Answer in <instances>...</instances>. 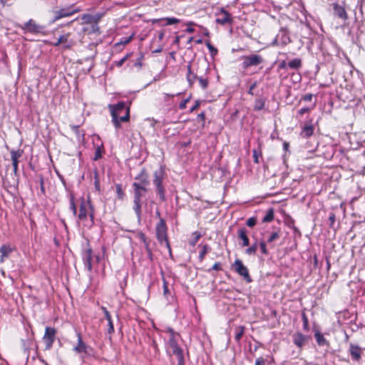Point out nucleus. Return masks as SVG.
I'll use <instances>...</instances> for the list:
<instances>
[{
	"mask_svg": "<svg viewBox=\"0 0 365 365\" xmlns=\"http://www.w3.org/2000/svg\"><path fill=\"white\" fill-rule=\"evenodd\" d=\"M90 207L91 205L84 200H82L80 204L79 214L78 215L79 220L84 221L87 219L88 208Z\"/></svg>",
	"mask_w": 365,
	"mask_h": 365,
	"instance_id": "obj_14",
	"label": "nucleus"
},
{
	"mask_svg": "<svg viewBox=\"0 0 365 365\" xmlns=\"http://www.w3.org/2000/svg\"><path fill=\"white\" fill-rule=\"evenodd\" d=\"M287 66L292 69H298L302 66V61L299 58H294L290 61Z\"/></svg>",
	"mask_w": 365,
	"mask_h": 365,
	"instance_id": "obj_27",
	"label": "nucleus"
},
{
	"mask_svg": "<svg viewBox=\"0 0 365 365\" xmlns=\"http://www.w3.org/2000/svg\"><path fill=\"white\" fill-rule=\"evenodd\" d=\"M207 250H208V245H205L203 247H202V250L200 251V255H199V257L202 259L206 253L207 252Z\"/></svg>",
	"mask_w": 365,
	"mask_h": 365,
	"instance_id": "obj_41",
	"label": "nucleus"
},
{
	"mask_svg": "<svg viewBox=\"0 0 365 365\" xmlns=\"http://www.w3.org/2000/svg\"><path fill=\"white\" fill-rule=\"evenodd\" d=\"M335 220H336V217H335V214L333 213V212H331L329 216V227H334V225L335 223Z\"/></svg>",
	"mask_w": 365,
	"mask_h": 365,
	"instance_id": "obj_42",
	"label": "nucleus"
},
{
	"mask_svg": "<svg viewBox=\"0 0 365 365\" xmlns=\"http://www.w3.org/2000/svg\"><path fill=\"white\" fill-rule=\"evenodd\" d=\"M70 210L72 211L73 216L77 215V207L74 202V197L73 195L70 196Z\"/></svg>",
	"mask_w": 365,
	"mask_h": 365,
	"instance_id": "obj_30",
	"label": "nucleus"
},
{
	"mask_svg": "<svg viewBox=\"0 0 365 365\" xmlns=\"http://www.w3.org/2000/svg\"><path fill=\"white\" fill-rule=\"evenodd\" d=\"M130 54L125 55L123 58H122L120 60L115 61V65L118 67H120L123 66V64L125 63V61L128 58Z\"/></svg>",
	"mask_w": 365,
	"mask_h": 365,
	"instance_id": "obj_44",
	"label": "nucleus"
},
{
	"mask_svg": "<svg viewBox=\"0 0 365 365\" xmlns=\"http://www.w3.org/2000/svg\"><path fill=\"white\" fill-rule=\"evenodd\" d=\"M94 185H95L96 189L98 191H100V182H99V180H98V174H97L96 172L95 173Z\"/></svg>",
	"mask_w": 365,
	"mask_h": 365,
	"instance_id": "obj_49",
	"label": "nucleus"
},
{
	"mask_svg": "<svg viewBox=\"0 0 365 365\" xmlns=\"http://www.w3.org/2000/svg\"><path fill=\"white\" fill-rule=\"evenodd\" d=\"M307 341V336L300 332L293 335V342L299 348H302Z\"/></svg>",
	"mask_w": 365,
	"mask_h": 365,
	"instance_id": "obj_18",
	"label": "nucleus"
},
{
	"mask_svg": "<svg viewBox=\"0 0 365 365\" xmlns=\"http://www.w3.org/2000/svg\"><path fill=\"white\" fill-rule=\"evenodd\" d=\"M78 336V345L73 349V350L78 353H88V350L91 347L87 346L82 340L81 335L80 333L77 334Z\"/></svg>",
	"mask_w": 365,
	"mask_h": 365,
	"instance_id": "obj_17",
	"label": "nucleus"
},
{
	"mask_svg": "<svg viewBox=\"0 0 365 365\" xmlns=\"http://www.w3.org/2000/svg\"><path fill=\"white\" fill-rule=\"evenodd\" d=\"M187 79L190 85L193 84L195 81L196 79H198L199 77L197 76V75L194 74L191 71V67L190 66H187Z\"/></svg>",
	"mask_w": 365,
	"mask_h": 365,
	"instance_id": "obj_28",
	"label": "nucleus"
},
{
	"mask_svg": "<svg viewBox=\"0 0 365 365\" xmlns=\"http://www.w3.org/2000/svg\"><path fill=\"white\" fill-rule=\"evenodd\" d=\"M13 251L10 245H4L0 247V264L3 263L8 258Z\"/></svg>",
	"mask_w": 365,
	"mask_h": 365,
	"instance_id": "obj_19",
	"label": "nucleus"
},
{
	"mask_svg": "<svg viewBox=\"0 0 365 365\" xmlns=\"http://www.w3.org/2000/svg\"><path fill=\"white\" fill-rule=\"evenodd\" d=\"M257 250V243L255 242L252 246H250L245 250V253L248 255H255Z\"/></svg>",
	"mask_w": 365,
	"mask_h": 365,
	"instance_id": "obj_32",
	"label": "nucleus"
},
{
	"mask_svg": "<svg viewBox=\"0 0 365 365\" xmlns=\"http://www.w3.org/2000/svg\"><path fill=\"white\" fill-rule=\"evenodd\" d=\"M333 9L334 15L336 16L338 18L346 21L348 19V15L345 10V9L339 5L337 3H333L332 4Z\"/></svg>",
	"mask_w": 365,
	"mask_h": 365,
	"instance_id": "obj_16",
	"label": "nucleus"
},
{
	"mask_svg": "<svg viewBox=\"0 0 365 365\" xmlns=\"http://www.w3.org/2000/svg\"><path fill=\"white\" fill-rule=\"evenodd\" d=\"M205 45L210 51V55L214 56L217 53V49L214 47L209 41L205 42Z\"/></svg>",
	"mask_w": 365,
	"mask_h": 365,
	"instance_id": "obj_37",
	"label": "nucleus"
},
{
	"mask_svg": "<svg viewBox=\"0 0 365 365\" xmlns=\"http://www.w3.org/2000/svg\"><path fill=\"white\" fill-rule=\"evenodd\" d=\"M281 231L280 229H275L273 232H272L267 237V242L269 244H272L275 240H278L280 237Z\"/></svg>",
	"mask_w": 365,
	"mask_h": 365,
	"instance_id": "obj_25",
	"label": "nucleus"
},
{
	"mask_svg": "<svg viewBox=\"0 0 365 365\" xmlns=\"http://www.w3.org/2000/svg\"><path fill=\"white\" fill-rule=\"evenodd\" d=\"M151 346L154 350V356H155L157 355V354L158 353V348L157 343L155 342V340H153Z\"/></svg>",
	"mask_w": 365,
	"mask_h": 365,
	"instance_id": "obj_50",
	"label": "nucleus"
},
{
	"mask_svg": "<svg viewBox=\"0 0 365 365\" xmlns=\"http://www.w3.org/2000/svg\"><path fill=\"white\" fill-rule=\"evenodd\" d=\"M233 267L235 272L240 276L243 277L244 279L247 283H250L252 281L249 274L248 269L243 264L242 262L240 259H235Z\"/></svg>",
	"mask_w": 365,
	"mask_h": 365,
	"instance_id": "obj_10",
	"label": "nucleus"
},
{
	"mask_svg": "<svg viewBox=\"0 0 365 365\" xmlns=\"http://www.w3.org/2000/svg\"><path fill=\"white\" fill-rule=\"evenodd\" d=\"M169 292V289H168V284H167V282L164 279L163 280V293H164V295L166 296Z\"/></svg>",
	"mask_w": 365,
	"mask_h": 365,
	"instance_id": "obj_53",
	"label": "nucleus"
},
{
	"mask_svg": "<svg viewBox=\"0 0 365 365\" xmlns=\"http://www.w3.org/2000/svg\"><path fill=\"white\" fill-rule=\"evenodd\" d=\"M165 173L162 168L155 170L153 173V185L155 186L156 192L159 195L161 202L166 201L165 190L163 185Z\"/></svg>",
	"mask_w": 365,
	"mask_h": 365,
	"instance_id": "obj_4",
	"label": "nucleus"
},
{
	"mask_svg": "<svg viewBox=\"0 0 365 365\" xmlns=\"http://www.w3.org/2000/svg\"><path fill=\"white\" fill-rule=\"evenodd\" d=\"M11 158L12 161V165L14 168V173L16 175L18 171V165H19V158H21L23 155L22 150H12L11 151Z\"/></svg>",
	"mask_w": 365,
	"mask_h": 365,
	"instance_id": "obj_15",
	"label": "nucleus"
},
{
	"mask_svg": "<svg viewBox=\"0 0 365 365\" xmlns=\"http://www.w3.org/2000/svg\"><path fill=\"white\" fill-rule=\"evenodd\" d=\"M79 125H72L71 129L73 132H75L77 135H79V130H78Z\"/></svg>",
	"mask_w": 365,
	"mask_h": 365,
	"instance_id": "obj_62",
	"label": "nucleus"
},
{
	"mask_svg": "<svg viewBox=\"0 0 365 365\" xmlns=\"http://www.w3.org/2000/svg\"><path fill=\"white\" fill-rule=\"evenodd\" d=\"M105 318L108 321V333L110 334L114 331V327H113V321L111 319V316H110V314H109L108 317H105Z\"/></svg>",
	"mask_w": 365,
	"mask_h": 365,
	"instance_id": "obj_39",
	"label": "nucleus"
},
{
	"mask_svg": "<svg viewBox=\"0 0 365 365\" xmlns=\"http://www.w3.org/2000/svg\"><path fill=\"white\" fill-rule=\"evenodd\" d=\"M238 237L242 240V247H247L250 244V240L247 236V231L245 228H240L237 231Z\"/></svg>",
	"mask_w": 365,
	"mask_h": 365,
	"instance_id": "obj_22",
	"label": "nucleus"
},
{
	"mask_svg": "<svg viewBox=\"0 0 365 365\" xmlns=\"http://www.w3.org/2000/svg\"><path fill=\"white\" fill-rule=\"evenodd\" d=\"M160 21H164L163 20V19H152L151 20V22L152 24H158L160 23Z\"/></svg>",
	"mask_w": 365,
	"mask_h": 365,
	"instance_id": "obj_64",
	"label": "nucleus"
},
{
	"mask_svg": "<svg viewBox=\"0 0 365 365\" xmlns=\"http://www.w3.org/2000/svg\"><path fill=\"white\" fill-rule=\"evenodd\" d=\"M134 188L133 196V209L135 212L138 220L140 221L141 219V207H142V197L145 195L148 188H144L136 185H133Z\"/></svg>",
	"mask_w": 365,
	"mask_h": 365,
	"instance_id": "obj_3",
	"label": "nucleus"
},
{
	"mask_svg": "<svg viewBox=\"0 0 365 365\" xmlns=\"http://www.w3.org/2000/svg\"><path fill=\"white\" fill-rule=\"evenodd\" d=\"M156 237L160 243H165L168 249H170L167 236V225L165 220L160 218L155 227Z\"/></svg>",
	"mask_w": 365,
	"mask_h": 365,
	"instance_id": "obj_5",
	"label": "nucleus"
},
{
	"mask_svg": "<svg viewBox=\"0 0 365 365\" xmlns=\"http://www.w3.org/2000/svg\"><path fill=\"white\" fill-rule=\"evenodd\" d=\"M56 334V330L51 327H46L45 329V333L43 336V340L45 344V349L49 350L51 349L54 342Z\"/></svg>",
	"mask_w": 365,
	"mask_h": 365,
	"instance_id": "obj_9",
	"label": "nucleus"
},
{
	"mask_svg": "<svg viewBox=\"0 0 365 365\" xmlns=\"http://www.w3.org/2000/svg\"><path fill=\"white\" fill-rule=\"evenodd\" d=\"M243 334H244V327H237V329L236 330L235 336V340L239 341L241 339Z\"/></svg>",
	"mask_w": 365,
	"mask_h": 365,
	"instance_id": "obj_38",
	"label": "nucleus"
},
{
	"mask_svg": "<svg viewBox=\"0 0 365 365\" xmlns=\"http://www.w3.org/2000/svg\"><path fill=\"white\" fill-rule=\"evenodd\" d=\"M309 111V109L308 108H302L300 110H299L298 113L301 115H304L306 113H308Z\"/></svg>",
	"mask_w": 365,
	"mask_h": 365,
	"instance_id": "obj_57",
	"label": "nucleus"
},
{
	"mask_svg": "<svg viewBox=\"0 0 365 365\" xmlns=\"http://www.w3.org/2000/svg\"><path fill=\"white\" fill-rule=\"evenodd\" d=\"M44 29L43 26L36 24L33 19H30L21 26V29L24 31V33L34 34H43Z\"/></svg>",
	"mask_w": 365,
	"mask_h": 365,
	"instance_id": "obj_8",
	"label": "nucleus"
},
{
	"mask_svg": "<svg viewBox=\"0 0 365 365\" xmlns=\"http://www.w3.org/2000/svg\"><path fill=\"white\" fill-rule=\"evenodd\" d=\"M163 20L164 21H166V23L164 25H172V24H178L180 21V19L174 18V17L163 18Z\"/></svg>",
	"mask_w": 365,
	"mask_h": 365,
	"instance_id": "obj_35",
	"label": "nucleus"
},
{
	"mask_svg": "<svg viewBox=\"0 0 365 365\" xmlns=\"http://www.w3.org/2000/svg\"><path fill=\"white\" fill-rule=\"evenodd\" d=\"M253 158H254L255 163H259L258 154H257V152L255 150H253Z\"/></svg>",
	"mask_w": 365,
	"mask_h": 365,
	"instance_id": "obj_58",
	"label": "nucleus"
},
{
	"mask_svg": "<svg viewBox=\"0 0 365 365\" xmlns=\"http://www.w3.org/2000/svg\"><path fill=\"white\" fill-rule=\"evenodd\" d=\"M313 133H314V126H313V125H312L310 123V124L305 125L303 127L302 132L300 133V135L302 138H309L310 136H312L313 135Z\"/></svg>",
	"mask_w": 365,
	"mask_h": 365,
	"instance_id": "obj_23",
	"label": "nucleus"
},
{
	"mask_svg": "<svg viewBox=\"0 0 365 365\" xmlns=\"http://www.w3.org/2000/svg\"><path fill=\"white\" fill-rule=\"evenodd\" d=\"M257 87V82L253 83L248 91L249 94H253V90Z\"/></svg>",
	"mask_w": 365,
	"mask_h": 365,
	"instance_id": "obj_56",
	"label": "nucleus"
},
{
	"mask_svg": "<svg viewBox=\"0 0 365 365\" xmlns=\"http://www.w3.org/2000/svg\"><path fill=\"white\" fill-rule=\"evenodd\" d=\"M36 182L39 183L41 192L42 195L45 194V187L43 185V178L41 175H36Z\"/></svg>",
	"mask_w": 365,
	"mask_h": 365,
	"instance_id": "obj_34",
	"label": "nucleus"
},
{
	"mask_svg": "<svg viewBox=\"0 0 365 365\" xmlns=\"http://www.w3.org/2000/svg\"><path fill=\"white\" fill-rule=\"evenodd\" d=\"M101 309L102 311L104 313V316L105 317H109V312L107 310V309L105 307H101Z\"/></svg>",
	"mask_w": 365,
	"mask_h": 365,
	"instance_id": "obj_61",
	"label": "nucleus"
},
{
	"mask_svg": "<svg viewBox=\"0 0 365 365\" xmlns=\"http://www.w3.org/2000/svg\"><path fill=\"white\" fill-rule=\"evenodd\" d=\"M179 334L175 332L172 329H169V339L166 344V351L170 356H175L178 365H185L183 350L178 344L180 339Z\"/></svg>",
	"mask_w": 365,
	"mask_h": 365,
	"instance_id": "obj_2",
	"label": "nucleus"
},
{
	"mask_svg": "<svg viewBox=\"0 0 365 365\" xmlns=\"http://www.w3.org/2000/svg\"><path fill=\"white\" fill-rule=\"evenodd\" d=\"M135 182L133 185H136L144 188H148L150 185V180L148 173L145 169H143L141 172L135 178Z\"/></svg>",
	"mask_w": 365,
	"mask_h": 365,
	"instance_id": "obj_12",
	"label": "nucleus"
},
{
	"mask_svg": "<svg viewBox=\"0 0 365 365\" xmlns=\"http://www.w3.org/2000/svg\"><path fill=\"white\" fill-rule=\"evenodd\" d=\"M216 23L222 26L232 24L233 22L231 14L223 8L216 13Z\"/></svg>",
	"mask_w": 365,
	"mask_h": 365,
	"instance_id": "obj_11",
	"label": "nucleus"
},
{
	"mask_svg": "<svg viewBox=\"0 0 365 365\" xmlns=\"http://www.w3.org/2000/svg\"><path fill=\"white\" fill-rule=\"evenodd\" d=\"M264 107V101L262 99H257L255 101L254 109L255 110H261Z\"/></svg>",
	"mask_w": 365,
	"mask_h": 365,
	"instance_id": "obj_31",
	"label": "nucleus"
},
{
	"mask_svg": "<svg viewBox=\"0 0 365 365\" xmlns=\"http://www.w3.org/2000/svg\"><path fill=\"white\" fill-rule=\"evenodd\" d=\"M200 101H196L195 105L190 108V113H192L195 110H197V108L200 106Z\"/></svg>",
	"mask_w": 365,
	"mask_h": 365,
	"instance_id": "obj_54",
	"label": "nucleus"
},
{
	"mask_svg": "<svg viewBox=\"0 0 365 365\" xmlns=\"http://www.w3.org/2000/svg\"><path fill=\"white\" fill-rule=\"evenodd\" d=\"M190 97H188L187 98L182 101L180 103V105H179V108L181 110H184L185 108H186V105L187 103L190 101Z\"/></svg>",
	"mask_w": 365,
	"mask_h": 365,
	"instance_id": "obj_48",
	"label": "nucleus"
},
{
	"mask_svg": "<svg viewBox=\"0 0 365 365\" xmlns=\"http://www.w3.org/2000/svg\"><path fill=\"white\" fill-rule=\"evenodd\" d=\"M115 189H116V193H117L118 198L120 200H123L124 198L125 193L122 189L121 185L116 184Z\"/></svg>",
	"mask_w": 365,
	"mask_h": 365,
	"instance_id": "obj_33",
	"label": "nucleus"
},
{
	"mask_svg": "<svg viewBox=\"0 0 365 365\" xmlns=\"http://www.w3.org/2000/svg\"><path fill=\"white\" fill-rule=\"evenodd\" d=\"M259 247H260L262 252L264 255H267L268 254V251H267V249L266 247V242H264V241L260 242Z\"/></svg>",
	"mask_w": 365,
	"mask_h": 365,
	"instance_id": "obj_47",
	"label": "nucleus"
},
{
	"mask_svg": "<svg viewBox=\"0 0 365 365\" xmlns=\"http://www.w3.org/2000/svg\"><path fill=\"white\" fill-rule=\"evenodd\" d=\"M256 222H257V220L255 217H250L247 220L246 224L248 227H252L256 225Z\"/></svg>",
	"mask_w": 365,
	"mask_h": 365,
	"instance_id": "obj_46",
	"label": "nucleus"
},
{
	"mask_svg": "<svg viewBox=\"0 0 365 365\" xmlns=\"http://www.w3.org/2000/svg\"><path fill=\"white\" fill-rule=\"evenodd\" d=\"M197 80L199 81V84H200V87L202 89H206L207 88L208 81H207V78H204L202 77H199Z\"/></svg>",
	"mask_w": 365,
	"mask_h": 365,
	"instance_id": "obj_40",
	"label": "nucleus"
},
{
	"mask_svg": "<svg viewBox=\"0 0 365 365\" xmlns=\"http://www.w3.org/2000/svg\"><path fill=\"white\" fill-rule=\"evenodd\" d=\"M197 118L204 122L205 120V113L202 112V113H200V114H198Z\"/></svg>",
	"mask_w": 365,
	"mask_h": 365,
	"instance_id": "obj_60",
	"label": "nucleus"
},
{
	"mask_svg": "<svg viewBox=\"0 0 365 365\" xmlns=\"http://www.w3.org/2000/svg\"><path fill=\"white\" fill-rule=\"evenodd\" d=\"M274 219V211L272 209H269L267 210L266 215L262 219L263 222H269L272 221Z\"/></svg>",
	"mask_w": 365,
	"mask_h": 365,
	"instance_id": "obj_29",
	"label": "nucleus"
},
{
	"mask_svg": "<svg viewBox=\"0 0 365 365\" xmlns=\"http://www.w3.org/2000/svg\"><path fill=\"white\" fill-rule=\"evenodd\" d=\"M108 108L112 116V122L116 128L120 127V123L128 122L130 118V109L123 101L117 104H110Z\"/></svg>",
	"mask_w": 365,
	"mask_h": 365,
	"instance_id": "obj_1",
	"label": "nucleus"
},
{
	"mask_svg": "<svg viewBox=\"0 0 365 365\" xmlns=\"http://www.w3.org/2000/svg\"><path fill=\"white\" fill-rule=\"evenodd\" d=\"M241 60L242 61V66L244 69H247L251 66H257L264 61L263 58L258 54L242 56Z\"/></svg>",
	"mask_w": 365,
	"mask_h": 365,
	"instance_id": "obj_6",
	"label": "nucleus"
},
{
	"mask_svg": "<svg viewBox=\"0 0 365 365\" xmlns=\"http://www.w3.org/2000/svg\"><path fill=\"white\" fill-rule=\"evenodd\" d=\"M83 259L86 268L88 271L91 272L92 270L93 259L91 249H88L84 252Z\"/></svg>",
	"mask_w": 365,
	"mask_h": 365,
	"instance_id": "obj_20",
	"label": "nucleus"
},
{
	"mask_svg": "<svg viewBox=\"0 0 365 365\" xmlns=\"http://www.w3.org/2000/svg\"><path fill=\"white\" fill-rule=\"evenodd\" d=\"M101 150L100 147H98L95 150V155L93 157V160H98L101 158Z\"/></svg>",
	"mask_w": 365,
	"mask_h": 365,
	"instance_id": "obj_43",
	"label": "nucleus"
},
{
	"mask_svg": "<svg viewBox=\"0 0 365 365\" xmlns=\"http://www.w3.org/2000/svg\"><path fill=\"white\" fill-rule=\"evenodd\" d=\"M304 101H310L312 99V94H307L303 97Z\"/></svg>",
	"mask_w": 365,
	"mask_h": 365,
	"instance_id": "obj_59",
	"label": "nucleus"
},
{
	"mask_svg": "<svg viewBox=\"0 0 365 365\" xmlns=\"http://www.w3.org/2000/svg\"><path fill=\"white\" fill-rule=\"evenodd\" d=\"M70 33L65 34L59 36L58 43H61L63 44V47L64 48H70L73 44V41L70 39Z\"/></svg>",
	"mask_w": 365,
	"mask_h": 365,
	"instance_id": "obj_21",
	"label": "nucleus"
},
{
	"mask_svg": "<svg viewBox=\"0 0 365 365\" xmlns=\"http://www.w3.org/2000/svg\"><path fill=\"white\" fill-rule=\"evenodd\" d=\"M302 321H303L304 328L305 329H307L309 322H308V318L304 312L302 313Z\"/></svg>",
	"mask_w": 365,
	"mask_h": 365,
	"instance_id": "obj_45",
	"label": "nucleus"
},
{
	"mask_svg": "<svg viewBox=\"0 0 365 365\" xmlns=\"http://www.w3.org/2000/svg\"><path fill=\"white\" fill-rule=\"evenodd\" d=\"M164 35H165V32L164 31H160L159 33H158V39L160 41H162L164 38Z\"/></svg>",
	"mask_w": 365,
	"mask_h": 365,
	"instance_id": "obj_63",
	"label": "nucleus"
},
{
	"mask_svg": "<svg viewBox=\"0 0 365 365\" xmlns=\"http://www.w3.org/2000/svg\"><path fill=\"white\" fill-rule=\"evenodd\" d=\"M100 16H93L91 14H84L82 16L81 19L86 24H93L97 23L99 20Z\"/></svg>",
	"mask_w": 365,
	"mask_h": 365,
	"instance_id": "obj_26",
	"label": "nucleus"
},
{
	"mask_svg": "<svg viewBox=\"0 0 365 365\" xmlns=\"http://www.w3.org/2000/svg\"><path fill=\"white\" fill-rule=\"evenodd\" d=\"M212 270H220L221 269V264L220 262H216L213 264L212 267Z\"/></svg>",
	"mask_w": 365,
	"mask_h": 365,
	"instance_id": "obj_55",
	"label": "nucleus"
},
{
	"mask_svg": "<svg viewBox=\"0 0 365 365\" xmlns=\"http://www.w3.org/2000/svg\"><path fill=\"white\" fill-rule=\"evenodd\" d=\"M193 237L192 239L190 241V245H192V246H195L197 242H198V240H200V238L201 237V234L198 232H195L193 234Z\"/></svg>",
	"mask_w": 365,
	"mask_h": 365,
	"instance_id": "obj_36",
	"label": "nucleus"
},
{
	"mask_svg": "<svg viewBox=\"0 0 365 365\" xmlns=\"http://www.w3.org/2000/svg\"><path fill=\"white\" fill-rule=\"evenodd\" d=\"M314 337L319 346H329V341L324 338V335L320 331H316L314 333Z\"/></svg>",
	"mask_w": 365,
	"mask_h": 365,
	"instance_id": "obj_24",
	"label": "nucleus"
},
{
	"mask_svg": "<svg viewBox=\"0 0 365 365\" xmlns=\"http://www.w3.org/2000/svg\"><path fill=\"white\" fill-rule=\"evenodd\" d=\"M132 38H133V36H130L128 38H124L119 42V44H123V45L127 44L132 40Z\"/></svg>",
	"mask_w": 365,
	"mask_h": 365,
	"instance_id": "obj_51",
	"label": "nucleus"
},
{
	"mask_svg": "<svg viewBox=\"0 0 365 365\" xmlns=\"http://www.w3.org/2000/svg\"><path fill=\"white\" fill-rule=\"evenodd\" d=\"M81 9L76 7L73 4L62 8L59 10L54 11L53 21H56L62 18L71 16V15L80 12Z\"/></svg>",
	"mask_w": 365,
	"mask_h": 365,
	"instance_id": "obj_7",
	"label": "nucleus"
},
{
	"mask_svg": "<svg viewBox=\"0 0 365 365\" xmlns=\"http://www.w3.org/2000/svg\"><path fill=\"white\" fill-rule=\"evenodd\" d=\"M255 365H265V360L262 357L257 358Z\"/></svg>",
	"mask_w": 365,
	"mask_h": 365,
	"instance_id": "obj_52",
	"label": "nucleus"
},
{
	"mask_svg": "<svg viewBox=\"0 0 365 365\" xmlns=\"http://www.w3.org/2000/svg\"><path fill=\"white\" fill-rule=\"evenodd\" d=\"M349 352L353 361H359L361 360L363 351L359 346L354 344H350Z\"/></svg>",
	"mask_w": 365,
	"mask_h": 365,
	"instance_id": "obj_13",
	"label": "nucleus"
}]
</instances>
